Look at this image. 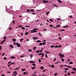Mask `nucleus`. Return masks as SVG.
Returning a JSON list of instances; mask_svg holds the SVG:
<instances>
[{
    "instance_id": "c9c22d12",
    "label": "nucleus",
    "mask_w": 76,
    "mask_h": 76,
    "mask_svg": "<svg viewBox=\"0 0 76 76\" xmlns=\"http://www.w3.org/2000/svg\"><path fill=\"white\" fill-rule=\"evenodd\" d=\"M2 46L1 45L0 46V50H2Z\"/></svg>"
},
{
    "instance_id": "774afa93",
    "label": "nucleus",
    "mask_w": 76,
    "mask_h": 76,
    "mask_svg": "<svg viewBox=\"0 0 76 76\" xmlns=\"http://www.w3.org/2000/svg\"><path fill=\"white\" fill-rule=\"evenodd\" d=\"M42 76H46V75H44V74H42Z\"/></svg>"
},
{
    "instance_id": "6ab92c4d",
    "label": "nucleus",
    "mask_w": 76,
    "mask_h": 76,
    "mask_svg": "<svg viewBox=\"0 0 76 76\" xmlns=\"http://www.w3.org/2000/svg\"><path fill=\"white\" fill-rule=\"evenodd\" d=\"M59 26H60V24H58V25L56 26V28H58Z\"/></svg>"
},
{
    "instance_id": "2eb2a0df",
    "label": "nucleus",
    "mask_w": 76,
    "mask_h": 76,
    "mask_svg": "<svg viewBox=\"0 0 76 76\" xmlns=\"http://www.w3.org/2000/svg\"><path fill=\"white\" fill-rule=\"evenodd\" d=\"M42 45V43L40 42L39 45V46H41Z\"/></svg>"
},
{
    "instance_id": "f704fd0d",
    "label": "nucleus",
    "mask_w": 76,
    "mask_h": 76,
    "mask_svg": "<svg viewBox=\"0 0 76 76\" xmlns=\"http://www.w3.org/2000/svg\"><path fill=\"white\" fill-rule=\"evenodd\" d=\"M12 23H13V24H15V21H14V20H12Z\"/></svg>"
},
{
    "instance_id": "0eeeda50",
    "label": "nucleus",
    "mask_w": 76,
    "mask_h": 76,
    "mask_svg": "<svg viewBox=\"0 0 76 76\" xmlns=\"http://www.w3.org/2000/svg\"><path fill=\"white\" fill-rule=\"evenodd\" d=\"M10 46L11 48H13V46L12 45H10Z\"/></svg>"
},
{
    "instance_id": "72a5a7b5",
    "label": "nucleus",
    "mask_w": 76,
    "mask_h": 76,
    "mask_svg": "<svg viewBox=\"0 0 76 76\" xmlns=\"http://www.w3.org/2000/svg\"><path fill=\"white\" fill-rule=\"evenodd\" d=\"M38 28H34L33 29V30L35 31V30H38Z\"/></svg>"
},
{
    "instance_id": "20e7f679",
    "label": "nucleus",
    "mask_w": 76,
    "mask_h": 76,
    "mask_svg": "<svg viewBox=\"0 0 76 76\" xmlns=\"http://www.w3.org/2000/svg\"><path fill=\"white\" fill-rule=\"evenodd\" d=\"M38 37H35H35H33V40H34L35 39L36 40V39H38Z\"/></svg>"
},
{
    "instance_id": "b1692460",
    "label": "nucleus",
    "mask_w": 76,
    "mask_h": 76,
    "mask_svg": "<svg viewBox=\"0 0 76 76\" xmlns=\"http://www.w3.org/2000/svg\"><path fill=\"white\" fill-rule=\"evenodd\" d=\"M51 68H54V65H53V64H52L51 65Z\"/></svg>"
},
{
    "instance_id": "8fccbe9b",
    "label": "nucleus",
    "mask_w": 76,
    "mask_h": 76,
    "mask_svg": "<svg viewBox=\"0 0 76 76\" xmlns=\"http://www.w3.org/2000/svg\"><path fill=\"white\" fill-rule=\"evenodd\" d=\"M31 14H32V15H35V13L34 12L31 13Z\"/></svg>"
},
{
    "instance_id": "c756f323",
    "label": "nucleus",
    "mask_w": 76,
    "mask_h": 76,
    "mask_svg": "<svg viewBox=\"0 0 76 76\" xmlns=\"http://www.w3.org/2000/svg\"><path fill=\"white\" fill-rule=\"evenodd\" d=\"M49 13H50V12H49V11H48L46 13V15H48V14H49Z\"/></svg>"
},
{
    "instance_id": "473e14b6",
    "label": "nucleus",
    "mask_w": 76,
    "mask_h": 76,
    "mask_svg": "<svg viewBox=\"0 0 76 76\" xmlns=\"http://www.w3.org/2000/svg\"><path fill=\"white\" fill-rule=\"evenodd\" d=\"M65 30L64 29H62V30H61L60 31L61 32L62 31H64Z\"/></svg>"
},
{
    "instance_id": "69168bd1",
    "label": "nucleus",
    "mask_w": 76,
    "mask_h": 76,
    "mask_svg": "<svg viewBox=\"0 0 76 76\" xmlns=\"http://www.w3.org/2000/svg\"><path fill=\"white\" fill-rule=\"evenodd\" d=\"M43 66H41V69H42H42H43Z\"/></svg>"
},
{
    "instance_id": "79ce46f5",
    "label": "nucleus",
    "mask_w": 76,
    "mask_h": 76,
    "mask_svg": "<svg viewBox=\"0 0 76 76\" xmlns=\"http://www.w3.org/2000/svg\"><path fill=\"white\" fill-rule=\"evenodd\" d=\"M47 29L45 28V29H43V31H47Z\"/></svg>"
},
{
    "instance_id": "6e6d98bb",
    "label": "nucleus",
    "mask_w": 76,
    "mask_h": 76,
    "mask_svg": "<svg viewBox=\"0 0 76 76\" xmlns=\"http://www.w3.org/2000/svg\"><path fill=\"white\" fill-rule=\"evenodd\" d=\"M68 75L69 76H70V73L69 72H68Z\"/></svg>"
},
{
    "instance_id": "864d4df0",
    "label": "nucleus",
    "mask_w": 76,
    "mask_h": 76,
    "mask_svg": "<svg viewBox=\"0 0 76 76\" xmlns=\"http://www.w3.org/2000/svg\"><path fill=\"white\" fill-rule=\"evenodd\" d=\"M6 39V36H5L4 38V39Z\"/></svg>"
},
{
    "instance_id": "338daca9",
    "label": "nucleus",
    "mask_w": 76,
    "mask_h": 76,
    "mask_svg": "<svg viewBox=\"0 0 76 76\" xmlns=\"http://www.w3.org/2000/svg\"><path fill=\"white\" fill-rule=\"evenodd\" d=\"M30 11V10H27V12H29Z\"/></svg>"
},
{
    "instance_id": "4c0bfd02",
    "label": "nucleus",
    "mask_w": 76,
    "mask_h": 76,
    "mask_svg": "<svg viewBox=\"0 0 76 76\" xmlns=\"http://www.w3.org/2000/svg\"><path fill=\"white\" fill-rule=\"evenodd\" d=\"M46 44V42H44L42 43V45H45V44Z\"/></svg>"
},
{
    "instance_id": "423d86ee",
    "label": "nucleus",
    "mask_w": 76,
    "mask_h": 76,
    "mask_svg": "<svg viewBox=\"0 0 76 76\" xmlns=\"http://www.w3.org/2000/svg\"><path fill=\"white\" fill-rule=\"evenodd\" d=\"M16 41V39H14V38H13L12 39V41L13 42H15V41Z\"/></svg>"
},
{
    "instance_id": "a18cd8bd",
    "label": "nucleus",
    "mask_w": 76,
    "mask_h": 76,
    "mask_svg": "<svg viewBox=\"0 0 76 76\" xmlns=\"http://www.w3.org/2000/svg\"><path fill=\"white\" fill-rule=\"evenodd\" d=\"M49 26H50V27H53V26L52 25H49Z\"/></svg>"
},
{
    "instance_id": "aec40b11",
    "label": "nucleus",
    "mask_w": 76,
    "mask_h": 76,
    "mask_svg": "<svg viewBox=\"0 0 76 76\" xmlns=\"http://www.w3.org/2000/svg\"><path fill=\"white\" fill-rule=\"evenodd\" d=\"M71 73H72V74H74V73H75L76 72L75 71H72L71 72Z\"/></svg>"
},
{
    "instance_id": "de8ad7c7",
    "label": "nucleus",
    "mask_w": 76,
    "mask_h": 76,
    "mask_svg": "<svg viewBox=\"0 0 76 76\" xmlns=\"http://www.w3.org/2000/svg\"><path fill=\"white\" fill-rule=\"evenodd\" d=\"M25 57V56L23 55V56H20V57L21 58V57Z\"/></svg>"
},
{
    "instance_id": "1a4fd4ad",
    "label": "nucleus",
    "mask_w": 76,
    "mask_h": 76,
    "mask_svg": "<svg viewBox=\"0 0 76 76\" xmlns=\"http://www.w3.org/2000/svg\"><path fill=\"white\" fill-rule=\"evenodd\" d=\"M30 33H34V31L33 30H31V32Z\"/></svg>"
},
{
    "instance_id": "4d7b16f0",
    "label": "nucleus",
    "mask_w": 76,
    "mask_h": 76,
    "mask_svg": "<svg viewBox=\"0 0 76 76\" xmlns=\"http://www.w3.org/2000/svg\"><path fill=\"white\" fill-rule=\"evenodd\" d=\"M61 47V45H59V46H58V48H60Z\"/></svg>"
},
{
    "instance_id": "f3484780",
    "label": "nucleus",
    "mask_w": 76,
    "mask_h": 76,
    "mask_svg": "<svg viewBox=\"0 0 76 76\" xmlns=\"http://www.w3.org/2000/svg\"><path fill=\"white\" fill-rule=\"evenodd\" d=\"M58 1L59 3H62V2L61 1H60V0H58Z\"/></svg>"
},
{
    "instance_id": "f8f14e48",
    "label": "nucleus",
    "mask_w": 76,
    "mask_h": 76,
    "mask_svg": "<svg viewBox=\"0 0 76 76\" xmlns=\"http://www.w3.org/2000/svg\"><path fill=\"white\" fill-rule=\"evenodd\" d=\"M28 33H29V32H26L25 33V35H28Z\"/></svg>"
},
{
    "instance_id": "9d476101",
    "label": "nucleus",
    "mask_w": 76,
    "mask_h": 76,
    "mask_svg": "<svg viewBox=\"0 0 76 76\" xmlns=\"http://www.w3.org/2000/svg\"><path fill=\"white\" fill-rule=\"evenodd\" d=\"M35 68H36V67L35 66L32 67L31 68V69H32V70H34V69H35Z\"/></svg>"
},
{
    "instance_id": "393cba45",
    "label": "nucleus",
    "mask_w": 76,
    "mask_h": 76,
    "mask_svg": "<svg viewBox=\"0 0 76 76\" xmlns=\"http://www.w3.org/2000/svg\"><path fill=\"white\" fill-rule=\"evenodd\" d=\"M21 29H23V30L25 29V27H21Z\"/></svg>"
},
{
    "instance_id": "7ed1b4c3",
    "label": "nucleus",
    "mask_w": 76,
    "mask_h": 76,
    "mask_svg": "<svg viewBox=\"0 0 76 76\" xmlns=\"http://www.w3.org/2000/svg\"><path fill=\"white\" fill-rule=\"evenodd\" d=\"M16 45H17V47H18V48L20 47L21 45L19 43H16Z\"/></svg>"
},
{
    "instance_id": "c03bdc74",
    "label": "nucleus",
    "mask_w": 76,
    "mask_h": 76,
    "mask_svg": "<svg viewBox=\"0 0 76 76\" xmlns=\"http://www.w3.org/2000/svg\"><path fill=\"white\" fill-rule=\"evenodd\" d=\"M54 6L55 7H58V6H57V5L55 4H54Z\"/></svg>"
},
{
    "instance_id": "e433bc0d",
    "label": "nucleus",
    "mask_w": 76,
    "mask_h": 76,
    "mask_svg": "<svg viewBox=\"0 0 76 76\" xmlns=\"http://www.w3.org/2000/svg\"><path fill=\"white\" fill-rule=\"evenodd\" d=\"M45 57H46V58H48V56H47V54H45Z\"/></svg>"
},
{
    "instance_id": "2f4dec72",
    "label": "nucleus",
    "mask_w": 76,
    "mask_h": 76,
    "mask_svg": "<svg viewBox=\"0 0 76 76\" xmlns=\"http://www.w3.org/2000/svg\"><path fill=\"white\" fill-rule=\"evenodd\" d=\"M55 46L54 45H51L50 46V47L51 48H54Z\"/></svg>"
},
{
    "instance_id": "58836bf2",
    "label": "nucleus",
    "mask_w": 76,
    "mask_h": 76,
    "mask_svg": "<svg viewBox=\"0 0 76 76\" xmlns=\"http://www.w3.org/2000/svg\"><path fill=\"white\" fill-rule=\"evenodd\" d=\"M58 74V73H56L54 74V76H57V75Z\"/></svg>"
},
{
    "instance_id": "bb28decb",
    "label": "nucleus",
    "mask_w": 76,
    "mask_h": 76,
    "mask_svg": "<svg viewBox=\"0 0 76 76\" xmlns=\"http://www.w3.org/2000/svg\"><path fill=\"white\" fill-rule=\"evenodd\" d=\"M72 70H75V71H76V69L75 68H72Z\"/></svg>"
},
{
    "instance_id": "9b49d317",
    "label": "nucleus",
    "mask_w": 76,
    "mask_h": 76,
    "mask_svg": "<svg viewBox=\"0 0 76 76\" xmlns=\"http://www.w3.org/2000/svg\"><path fill=\"white\" fill-rule=\"evenodd\" d=\"M45 53H46L47 54H49L50 53H49V52L48 51H45Z\"/></svg>"
},
{
    "instance_id": "6e6552de",
    "label": "nucleus",
    "mask_w": 76,
    "mask_h": 76,
    "mask_svg": "<svg viewBox=\"0 0 76 76\" xmlns=\"http://www.w3.org/2000/svg\"><path fill=\"white\" fill-rule=\"evenodd\" d=\"M29 62H30V63H34L35 62V61H29Z\"/></svg>"
},
{
    "instance_id": "0e129e2a",
    "label": "nucleus",
    "mask_w": 76,
    "mask_h": 76,
    "mask_svg": "<svg viewBox=\"0 0 76 76\" xmlns=\"http://www.w3.org/2000/svg\"><path fill=\"white\" fill-rule=\"evenodd\" d=\"M37 72H34V73L33 74H34V75H36V74H37Z\"/></svg>"
},
{
    "instance_id": "a211bd4d",
    "label": "nucleus",
    "mask_w": 76,
    "mask_h": 76,
    "mask_svg": "<svg viewBox=\"0 0 76 76\" xmlns=\"http://www.w3.org/2000/svg\"><path fill=\"white\" fill-rule=\"evenodd\" d=\"M69 26L68 25L66 26H64L63 27V28H67Z\"/></svg>"
},
{
    "instance_id": "f257e3e1",
    "label": "nucleus",
    "mask_w": 76,
    "mask_h": 76,
    "mask_svg": "<svg viewBox=\"0 0 76 76\" xmlns=\"http://www.w3.org/2000/svg\"><path fill=\"white\" fill-rule=\"evenodd\" d=\"M59 55L60 57H61V58H63V57L64 56V55L62 54L61 53L59 54Z\"/></svg>"
},
{
    "instance_id": "4be33fe9",
    "label": "nucleus",
    "mask_w": 76,
    "mask_h": 76,
    "mask_svg": "<svg viewBox=\"0 0 76 76\" xmlns=\"http://www.w3.org/2000/svg\"><path fill=\"white\" fill-rule=\"evenodd\" d=\"M30 56L31 58H32V57H33V55L31 54L30 55Z\"/></svg>"
},
{
    "instance_id": "dca6fc26",
    "label": "nucleus",
    "mask_w": 76,
    "mask_h": 76,
    "mask_svg": "<svg viewBox=\"0 0 76 76\" xmlns=\"http://www.w3.org/2000/svg\"><path fill=\"white\" fill-rule=\"evenodd\" d=\"M30 11L31 12H35V11L33 9H31V10Z\"/></svg>"
},
{
    "instance_id": "680f3d73",
    "label": "nucleus",
    "mask_w": 76,
    "mask_h": 76,
    "mask_svg": "<svg viewBox=\"0 0 76 76\" xmlns=\"http://www.w3.org/2000/svg\"><path fill=\"white\" fill-rule=\"evenodd\" d=\"M4 60H6L7 59V58L6 57H5L4 58Z\"/></svg>"
},
{
    "instance_id": "39448f33",
    "label": "nucleus",
    "mask_w": 76,
    "mask_h": 76,
    "mask_svg": "<svg viewBox=\"0 0 76 76\" xmlns=\"http://www.w3.org/2000/svg\"><path fill=\"white\" fill-rule=\"evenodd\" d=\"M23 74L24 75H27V74H28V72H23Z\"/></svg>"
},
{
    "instance_id": "052dcab7",
    "label": "nucleus",
    "mask_w": 76,
    "mask_h": 76,
    "mask_svg": "<svg viewBox=\"0 0 76 76\" xmlns=\"http://www.w3.org/2000/svg\"><path fill=\"white\" fill-rule=\"evenodd\" d=\"M12 62V61H9L8 62V64H10V63H11Z\"/></svg>"
},
{
    "instance_id": "e2e57ef3",
    "label": "nucleus",
    "mask_w": 76,
    "mask_h": 76,
    "mask_svg": "<svg viewBox=\"0 0 76 76\" xmlns=\"http://www.w3.org/2000/svg\"><path fill=\"white\" fill-rule=\"evenodd\" d=\"M39 63H40L41 62V59H39Z\"/></svg>"
},
{
    "instance_id": "bf43d9fd",
    "label": "nucleus",
    "mask_w": 76,
    "mask_h": 76,
    "mask_svg": "<svg viewBox=\"0 0 76 76\" xmlns=\"http://www.w3.org/2000/svg\"><path fill=\"white\" fill-rule=\"evenodd\" d=\"M42 54V53H39V54L38 55V56H40V55H41Z\"/></svg>"
},
{
    "instance_id": "3c124183",
    "label": "nucleus",
    "mask_w": 76,
    "mask_h": 76,
    "mask_svg": "<svg viewBox=\"0 0 76 76\" xmlns=\"http://www.w3.org/2000/svg\"><path fill=\"white\" fill-rule=\"evenodd\" d=\"M14 64H15V63L13 62V63H12L11 64H10V65Z\"/></svg>"
},
{
    "instance_id": "412c9836",
    "label": "nucleus",
    "mask_w": 76,
    "mask_h": 76,
    "mask_svg": "<svg viewBox=\"0 0 76 76\" xmlns=\"http://www.w3.org/2000/svg\"><path fill=\"white\" fill-rule=\"evenodd\" d=\"M37 42L38 43L39 42H41V40H37Z\"/></svg>"
},
{
    "instance_id": "ddd939ff",
    "label": "nucleus",
    "mask_w": 76,
    "mask_h": 76,
    "mask_svg": "<svg viewBox=\"0 0 76 76\" xmlns=\"http://www.w3.org/2000/svg\"><path fill=\"white\" fill-rule=\"evenodd\" d=\"M6 41V40H3L2 42L1 43V44H3V43H4V41Z\"/></svg>"
},
{
    "instance_id": "f03ea898",
    "label": "nucleus",
    "mask_w": 76,
    "mask_h": 76,
    "mask_svg": "<svg viewBox=\"0 0 76 76\" xmlns=\"http://www.w3.org/2000/svg\"><path fill=\"white\" fill-rule=\"evenodd\" d=\"M42 2L43 3H49L48 1H45V0H43Z\"/></svg>"
},
{
    "instance_id": "c85d7f7f",
    "label": "nucleus",
    "mask_w": 76,
    "mask_h": 76,
    "mask_svg": "<svg viewBox=\"0 0 76 76\" xmlns=\"http://www.w3.org/2000/svg\"><path fill=\"white\" fill-rule=\"evenodd\" d=\"M36 48H37V47H34L33 48V50H35V49H36Z\"/></svg>"
},
{
    "instance_id": "a878e982",
    "label": "nucleus",
    "mask_w": 76,
    "mask_h": 76,
    "mask_svg": "<svg viewBox=\"0 0 76 76\" xmlns=\"http://www.w3.org/2000/svg\"><path fill=\"white\" fill-rule=\"evenodd\" d=\"M19 69V67H18L16 68L15 69H14V70H17V69Z\"/></svg>"
},
{
    "instance_id": "4468645a",
    "label": "nucleus",
    "mask_w": 76,
    "mask_h": 76,
    "mask_svg": "<svg viewBox=\"0 0 76 76\" xmlns=\"http://www.w3.org/2000/svg\"><path fill=\"white\" fill-rule=\"evenodd\" d=\"M11 58H15V56H11L10 57Z\"/></svg>"
},
{
    "instance_id": "cd10ccee",
    "label": "nucleus",
    "mask_w": 76,
    "mask_h": 76,
    "mask_svg": "<svg viewBox=\"0 0 76 76\" xmlns=\"http://www.w3.org/2000/svg\"><path fill=\"white\" fill-rule=\"evenodd\" d=\"M73 63L72 61H70L69 62V64H72Z\"/></svg>"
},
{
    "instance_id": "a19ab883",
    "label": "nucleus",
    "mask_w": 76,
    "mask_h": 76,
    "mask_svg": "<svg viewBox=\"0 0 76 76\" xmlns=\"http://www.w3.org/2000/svg\"><path fill=\"white\" fill-rule=\"evenodd\" d=\"M23 38H22V39H21L20 40V42H22V40H23Z\"/></svg>"
},
{
    "instance_id": "37998d69",
    "label": "nucleus",
    "mask_w": 76,
    "mask_h": 76,
    "mask_svg": "<svg viewBox=\"0 0 76 76\" xmlns=\"http://www.w3.org/2000/svg\"><path fill=\"white\" fill-rule=\"evenodd\" d=\"M50 22H53V20H52L51 19H50Z\"/></svg>"
},
{
    "instance_id": "5701e85b",
    "label": "nucleus",
    "mask_w": 76,
    "mask_h": 76,
    "mask_svg": "<svg viewBox=\"0 0 76 76\" xmlns=\"http://www.w3.org/2000/svg\"><path fill=\"white\" fill-rule=\"evenodd\" d=\"M25 68H24L21 69L22 72H23V71H25Z\"/></svg>"
},
{
    "instance_id": "09e8293b",
    "label": "nucleus",
    "mask_w": 76,
    "mask_h": 76,
    "mask_svg": "<svg viewBox=\"0 0 76 76\" xmlns=\"http://www.w3.org/2000/svg\"><path fill=\"white\" fill-rule=\"evenodd\" d=\"M28 51H29V52H31V51H32V50L31 49L29 50H28Z\"/></svg>"
},
{
    "instance_id": "5fc2aeb1",
    "label": "nucleus",
    "mask_w": 76,
    "mask_h": 76,
    "mask_svg": "<svg viewBox=\"0 0 76 76\" xmlns=\"http://www.w3.org/2000/svg\"><path fill=\"white\" fill-rule=\"evenodd\" d=\"M67 67H69V68H72V67H71V66H68H68H67Z\"/></svg>"
},
{
    "instance_id": "7c9ffc66",
    "label": "nucleus",
    "mask_w": 76,
    "mask_h": 76,
    "mask_svg": "<svg viewBox=\"0 0 76 76\" xmlns=\"http://www.w3.org/2000/svg\"><path fill=\"white\" fill-rule=\"evenodd\" d=\"M69 68H65L64 69V70H69Z\"/></svg>"
},
{
    "instance_id": "49530a36",
    "label": "nucleus",
    "mask_w": 76,
    "mask_h": 76,
    "mask_svg": "<svg viewBox=\"0 0 76 76\" xmlns=\"http://www.w3.org/2000/svg\"><path fill=\"white\" fill-rule=\"evenodd\" d=\"M32 64L33 65V66H36V64L35 63H33Z\"/></svg>"
},
{
    "instance_id": "603ef678",
    "label": "nucleus",
    "mask_w": 76,
    "mask_h": 76,
    "mask_svg": "<svg viewBox=\"0 0 76 76\" xmlns=\"http://www.w3.org/2000/svg\"><path fill=\"white\" fill-rule=\"evenodd\" d=\"M60 62L58 61L57 62H55V64H57V63H60Z\"/></svg>"
},
{
    "instance_id": "13d9d810",
    "label": "nucleus",
    "mask_w": 76,
    "mask_h": 76,
    "mask_svg": "<svg viewBox=\"0 0 76 76\" xmlns=\"http://www.w3.org/2000/svg\"><path fill=\"white\" fill-rule=\"evenodd\" d=\"M44 57V53H43L42 55V57Z\"/></svg>"
},
{
    "instance_id": "ea45409f",
    "label": "nucleus",
    "mask_w": 76,
    "mask_h": 76,
    "mask_svg": "<svg viewBox=\"0 0 76 76\" xmlns=\"http://www.w3.org/2000/svg\"><path fill=\"white\" fill-rule=\"evenodd\" d=\"M61 60L62 61H63H63H64V59L63 58H62L61 59Z\"/></svg>"
}]
</instances>
